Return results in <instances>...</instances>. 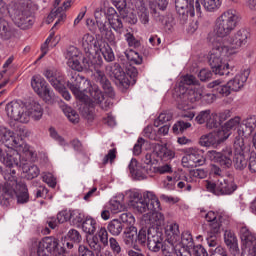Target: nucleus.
<instances>
[{
  "label": "nucleus",
  "mask_w": 256,
  "mask_h": 256,
  "mask_svg": "<svg viewBox=\"0 0 256 256\" xmlns=\"http://www.w3.org/2000/svg\"><path fill=\"white\" fill-rule=\"evenodd\" d=\"M231 87H229L228 82L226 84H221L216 88V95H220L221 97H229V94L231 93Z\"/></svg>",
  "instance_id": "e2e57ef3"
},
{
  "label": "nucleus",
  "mask_w": 256,
  "mask_h": 256,
  "mask_svg": "<svg viewBox=\"0 0 256 256\" xmlns=\"http://www.w3.org/2000/svg\"><path fill=\"white\" fill-rule=\"evenodd\" d=\"M73 3V0H67L63 2V7H58L56 10H52L50 14L47 17L48 23H53V19L58 18V20L55 22L53 27H57L61 21H64L67 17L63 11H67L69 7H71V4Z\"/></svg>",
  "instance_id": "4be33fe9"
},
{
  "label": "nucleus",
  "mask_w": 256,
  "mask_h": 256,
  "mask_svg": "<svg viewBox=\"0 0 256 256\" xmlns=\"http://www.w3.org/2000/svg\"><path fill=\"white\" fill-rule=\"evenodd\" d=\"M201 5H203L205 11L209 13H215V11H219L221 9V5H223L222 0H196L195 1V9L196 14L201 17Z\"/></svg>",
  "instance_id": "6ab92c4d"
},
{
  "label": "nucleus",
  "mask_w": 256,
  "mask_h": 256,
  "mask_svg": "<svg viewBox=\"0 0 256 256\" xmlns=\"http://www.w3.org/2000/svg\"><path fill=\"white\" fill-rule=\"evenodd\" d=\"M181 245L182 250H178L177 255L178 256H187L190 255L191 249L195 246V242L193 241V235H191V232L184 231L181 235ZM183 253H187V255H184Z\"/></svg>",
  "instance_id": "5701e85b"
},
{
  "label": "nucleus",
  "mask_w": 256,
  "mask_h": 256,
  "mask_svg": "<svg viewBox=\"0 0 256 256\" xmlns=\"http://www.w3.org/2000/svg\"><path fill=\"white\" fill-rule=\"evenodd\" d=\"M211 117V110H203L199 112V114L195 117L196 123L198 125H203L204 123H207L209 121V118Z\"/></svg>",
  "instance_id": "6e6d98bb"
},
{
  "label": "nucleus",
  "mask_w": 256,
  "mask_h": 256,
  "mask_svg": "<svg viewBox=\"0 0 256 256\" xmlns=\"http://www.w3.org/2000/svg\"><path fill=\"white\" fill-rule=\"evenodd\" d=\"M148 250L150 253H162L165 255V249H163V233L155 229V227H150L148 229V240L146 242Z\"/></svg>",
  "instance_id": "9b49d317"
},
{
  "label": "nucleus",
  "mask_w": 256,
  "mask_h": 256,
  "mask_svg": "<svg viewBox=\"0 0 256 256\" xmlns=\"http://www.w3.org/2000/svg\"><path fill=\"white\" fill-rule=\"evenodd\" d=\"M87 243L92 251H94L95 253H101L103 247L101 246V243L99 242V237H97V235L87 238Z\"/></svg>",
  "instance_id": "de8ad7c7"
},
{
  "label": "nucleus",
  "mask_w": 256,
  "mask_h": 256,
  "mask_svg": "<svg viewBox=\"0 0 256 256\" xmlns=\"http://www.w3.org/2000/svg\"><path fill=\"white\" fill-rule=\"evenodd\" d=\"M165 232L172 241H179V224L170 223L165 227Z\"/></svg>",
  "instance_id": "ea45409f"
},
{
  "label": "nucleus",
  "mask_w": 256,
  "mask_h": 256,
  "mask_svg": "<svg viewBox=\"0 0 256 256\" xmlns=\"http://www.w3.org/2000/svg\"><path fill=\"white\" fill-rule=\"evenodd\" d=\"M219 214L214 211H209L205 214V219L209 223L210 231L213 233H219L221 231V224L218 221Z\"/></svg>",
  "instance_id": "473e14b6"
},
{
  "label": "nucleus",
  "mask_w": 256,
  "mask_h": 256,
  "mask_svg": "<svg viewBox=\"0 0 256 256\" xmlns=\"http://www.w3.org/2000/svg\"><path fill=\"white\" fill-rule=\"evenodd\" d=\"M207 129H217L221 127V120H219V114L213 113L210 114L208 121L206 123Z\"/></svg>",
  "instance_id": "3c124183"
},
{
  "label": "nucleus",
  "mask_w": 256,
  "mask_h": 256,
  "mask_svg": "<svg viewBox=\"0 0 256 256\" xmlns=\"http://www.w3.org/2000/svg\"><path fill=\"white\" fill-rule=\"evenodd\" d=\"M67 237L72 243H81L82 240L81 234L75 229L69 230Z\"/></svg>",
  "instance_id": "338daca9"
},
{
  "label": "nucleus",
  "mask_w": 256,
  "mask_h": 256,
  "mask_svg": "<svg viewBox=\"0 0 256 256\" xmlns=\"http://www.w3.org/2000/svg\"><path fill=\"white\" fill-rule=\"evenodd\" d=\"M88 93L90 97L94 99L95 103H102V101L105 99L103 92L101 91L99 86H97L96 84L88 87Z\"/></svg>",
  "instance_id": "e433bc0d"
},
{
  "label": "nucleus",
  "mask_w": 256,
  "mask_h": 256,
  "mask_svg": "<svg viewBox=\"0 0 256 256\" xmlns=\"http://www.w3.org/2000/svg\"><path fill=\"white\" fill-rule=\"evenodd\" d=\"M175 9L180 25H187L189 17H195V0H175Z\"/></svg>",
  "instance_id": "1a4fd4ad"
},
{
  "label": "nucleus",
  "mask_w": 256,
  "mask_h": 256,
  "mask_svg": "<svg viewBox=\"0 0 256 256\" xmlns=\"http://www.w3.org/2000/svg\"><path fill=\"white\" fill-rule=\"evenodd\" d=\"M249 70H244L242 73L237 74L233 79L228 81V86L231 91H240L241 88L247 83V79H249Z\"/></svg>",
  "instance_id": "b1692460"
},
{
  "label": "nucleus",
  "mask_w": 256,
  "mask_h": 256,
  "mask_svg": "<svg viewBox=\"0 0 256 256\" xmlns=\"http://www.w3.org/2000/svg\"><path fill=\"white\" fill-rule=\"evenodd\" d=\"M19 167L22 168L23 173L25 174V178L28 180L35 179V177H39V167L34 164H30L27 160L18 161Z\"/></svg>",
  "instance_id": "a878e982"
},
{
  "label": "nucleus",
  "mask_w": 256,
  "mask_h": 256,
  "mask_svg": "<svg viewBox=\"0 0 256 256\" xmlns=\"http://www.w3.org/2000/svg\"><path fill=\"white\" fill-rule=\"evenodd\" d=\"M229 53V46L225 44L216 45L208 55V63L215 75H231L229 63L223 60V57Z\"/></svg>",
  "instance_id": "39448f33"
},
{
  "label": "nucleus",
  "mask_w": 256,
  "mask_h": 256,
  "mask_svg": "<svg viewBox=\"0 0 256 256\" xmlns=\"http://www.w3.org/2000/svg\"><path fill=\"white\" fill-rule=\"evenodd\" d=\"M248 168L251 173H256V153L255 151H250L248 156Z\"/></svg>",
  "instance_id": "774afa93"
},
{
  "label": "nucleus",
  "mask_w": 256,
  "mask_h": 256,
  "mask_svg": "<svg viewBox=\"0 0 256 256\" xmlns=\"http://www.w3.org/2000/svg\"><path fill=\"white\" fill-rule=\"evenodd\" d=\"M241 129L244 137H249L253 131H256V116L247 118Z\"/></svg>",
  "instance_id": "c9c22d12"
},
{
  "label": "nucleus",
  "mask_w": 256,
  "mask_h": 256,
  "mask_svg": "<svg viewBox=\"0 0 256 256\" xmlns=\"http://www.w3.org/2000/svg\"><path fill=\"white\" fill-rule=\"evenodd\" d=\"M100 51L107 63H111L115 61V53H113V49L109 44L104 45V47L100 48Z\"/></svg>",
  "instance_id": "09e8293b"
},
{
  "label": "nucleus",
  "mask_w": 256,
  "mask_h": 256,
  "mask_svg": "<svg viewBox=\"0 0 256 256\" xmlns=\"http://www.w3.org/2000/svg\"><path fill=\"white\" fill-rule=\"evenodd\" d=\"M84 81L85 77L79 75L77 72H71L70 78L67 81V87L78 99L83 97V92L81 91V83H84Z\"/></svg>",
  "instance_id": "f3484780"
},
{
  "label": "nucleus",
  "mask_w": 256,
  "mask_h": 256,
  "mask_svg": "<svg viewBox=\"0 0 256 256\" xmlns=\"http://www.w3.org/2000/svg\"><path fill=\"white\" fill-rule=\"evenodd\" d=\"M36 254L38 256H49L51 254L55 256H65L62 247L59 251V240L55 237H45L37 243Z\"/></svg>",
  "instance_id": "6e6552de"
},
{
  "label": "nucleus",
  "mask_w": 256,
  "mask_h": 256,
  "mask_svg": "<svg viewBox=\"0 0 256 256\" xmlns=\"http://www.w3.org/2000/svg\"><path fill=\"white\" fill-rule=\"evenodd\" d=\"M128 167L133 179H137L138 181L147 179V175H151V173H153V168L139 166L137 159H132Z\"/></svg>",
  "instance_id": "aec40b11"
},
{
  "label": "nucleus",
  "mask_w": 256,
  "mask_h": 256,
  "mask_svg": "<svg viewBox=\"0 0 256 256\" xmlns=\"http://www.w3.org/2000/svg\"><path fill=\"white\" fill-rule=\"evenodd\" d=\"M44 76L48 79L50 85H52L54 89L63 83V78H61V74H59L57 70L48 69L44 72Z\"/></svg>",
  "instance_id": "f704fd0d"
},
{
  "label": "nucleus",
  "mask_w": 256,
  "mask_h": 256,
  "mask_svg": "<svg viewBox=\"0 0 256 256\" xmlns=\"http://www.w3.org/2000/svg\"><path fill=\"white\" fill-rule=\"evenodd\" d=\"M206 241L210 249H217L218 247H222L221 245H219L217 233H213L212 231H210V235L206 238Z\"/></svg>",
  "instance_id": "4d7b16f0"
},
{
  "label": "nucleus",
  "mask_w": 256,
  "mask_h": 256,
  "mask_svg": "<svg viewBox=\"0 0 256 256\" xmlns=\"http://www.w3.org/2000/svg\"><path fill=\"white\" fill-rule=\"evenodd\" d=\"M183 167H201L205 165V157L201 150L190 148L186 152V155L182 157Z\"/></svg>",
  "instance_id": "ddd939ff"
},
{
  "label": "nucleus",
  "mask_w": 256,
  "mask_h": 256,
  "mask_svg": "<svg viewBox=\"0 0 256 256\" xmlns=\"http://www.w3.org/2000/svg\"><path fill=\"white\" fill-rule=\"evenodd\" d=\"M31 86L35 93H37L39 97H43L45 101H51V99H53V91H51L47 81H45L42 77L33 76Z\"/></svg>",
  "instance_id": "2eb2a0df"
},
{
  "label": "nucleus",
  "mask_w": 256,
  "mask_h": 256,
  "mask_svg": "<svg viewBox=\"0 0 256 256\" xmlns=\"http://www.w3.org/2000/svg\"><path fill=\"white\" fill-rule=\"evenodd\" d=\"M96 236L100 239V243L104 245V247H107L109 245V233L107 232V229L105 227H101Z\"/></svg>",
  "instance_id": "13d9d810"
},
{
  "label": "nucleus",
  "mask_w": 256,
  "mask_h": 256,
  "mask_svg": "<svg viewBox=\"0 0 256 256\" xmlns=\"http://www.w3.org/2000/svg\"><path fill=\"white\" fill-rule=\"evenodd\" d=\"M0 143L14 147L19 153H23L26 159H33L34 153L31 151L29 145L23 142V139L15 137V133L6 127H0Z\"/></svg>",
  "instance_id": "423d86ee"
},
{
  "label": "nucleus",
  "mask_w": 256,
  "mask_h": 256,
  "mask_svg": "<svg viewBox=\"0 0 256 256\" xmlns=\"http://www.w3.org/2000/svg\"><path fill=\"white\" fill-rule=\"evenodd\" d=\"M106 71H109L110 77H112V79H115L116 81H119L121 85H123V83H126L125 71H123V68H121V65L119 63L108 65L106 67Z\"/></svg>",
  "instance_id": "cd10ccee"
},
{
  "label": "nucleus",
  "mask_w": 256,
  "mask_h": 256,
  "mask_svg": "<svg viewBox=\"0 0 256 256\" xmlns=\"http://www.w3.org/2000/svg\"><path fill=\"white\" fill-rule=\"evenodd\" d=\"M250 151L251 150L245 146L243 138H238L234 141V157L232 163L236 171H244V169H247Z\"/></svg>",
  "instance_id": "0eeeda50"
},
{
  "label": "nucleus",
  "mask_w": 256,
  "mask_h": 256,
  "mask_svg": "<svg viewBox=\"0 0 256 256\" xmlns=\"http://www.w3.org/2000/svg\"><path fill=\"white\" fill-rule=\"evenodd\" d=\"M124 235L126 239H129V241H133V239H135L137 235V227L133 226V224L125 226Z\"/></svg>",
  "instance_id": "bf43d9fd"
},
{
  "label": "nucleus",
  "mask_w": 256,
  "mask_h": 256,
  "mask_svg": "<svg viewBox=\"0 0 256 256\" xmlns=\"http://www.w3.org/2000/svg\"><path fill=\"white\" fill-rule=\"evenodd\" d=\"M240 239L242 249L256 250V234L251 232L247 226H242L240 228Z\"/></svg>",
  "instance_id": "a211bd4d"
},
{
  "label": "nucleus",
  "mask_w": 256,
  "mask_h": 256,
  "mask_svg": "<svg viewBox=\"0 0 256 256\" xmlns=\"http://www.w3.org/2000/svg\"><path fill=\"white\" fill-rule=\"evenodd\" d=\"M161 211V206L157 210H152V212H148V215H151L153 221L156 222V225H163L165 221V215L159 212Z\"/></svg>",
  "instance_id": "864d4df0"
},
{
  "label": "nucleus",
  "mask_w": 256,
  "mask_h": 256,
  "mask_svg": "<svg viewBox=\"0 0 256 256\" xmlns=\"http://www.w3.org/2000/svg\"><path fill=\"white\" fill-rule=\"evenodd\" d=\"M149 240V228L143 227L139 230L137 235V241L139 245L145 247L147 245V241Z\"/></svg>",
  "instance_id": "603ef678"
},
{
  "label": "nucleus",
  "mask_w": 256,
  "mask_h": 256,
  "mask_svg": "<svg viewBox=\"0 0 256 256\" xmlns=\"http://www.w3.org/2000/svg\"><path fill=\"white\" fill-rule=\"evenodd\" d=\"M98 31L100 32L101 37L106 39L108 43H111V45H115V34L113 33V30H111V24L109 20L100 22L97 24Z\"/></svg>",
  "instance_id": "bb28decb"
},
{
  "label": "nucleus",
  "mask_w": 256,
  "mask_h": 256,
  "mask_svg": "<svg viewBox=\"0 0 256 256\" xmlns=\"http://www.w3.org/2000/svg\"><path fill=\"white\" fill-rule=\"evenodd\" d=\"M251 39V33L247 29H240L232 37H228L224 45L228 49H241L243 45H247V42Z\"/></svg>",
  "instance_id": "4468645a"
},
{
  "label": "nucleus",
  "mask_w": 256,
  "mask_h": 256,
  "mask_svg": "<svg viewBox=\"0 0 256 256\" xmlns=\"http://www.w3.org/2000/svg\"><path fill=\"white\" fill-rule=\"evenodd\" d=\"M82 47L84 48L86 56L87 53H97V49H95L94 52H91L93 47L97 48V40L93 35L87 33L82 38Z\"/></svg>",
  "instance_id": "72a5a7b5"
},
{
  "label": "nucleus",
  "mask_w": 256,
  "mask_h": 256,
  "mask_svg": "<svg viewBox=\"0 0 256 256\" xmlns=\"http://www.w3.org/2000/svg\"><path fill=\"white\" fill-rule=\"evenodd\" d=\"M237 191V184L233 179H219L216 182V195H232Z\"/></svg>",
  "instance_id": "412c9836"
},
{
  "label": "nucleus",
  "mask_w": 256,
  "mask_h": 256,
  "mask_svg": "<svg viewBox=\"0 0 256 256\" xmlns=\"http://www.w3.org/2000/svg\"><path fill=\"white\" fill-rule=\"evenodd\" d=\"M237 23H239V15L236 10L229 9L224 11L215 21L214 35L221 39L229 37L231 32L237 28Z\"/></svg>",
  "instance_id": "20e7f679"
},
{
  "label": "nucleus",
  "mask_w": 256,
  "mask_h": 256,
  "mask_svg": "<svg viewBox=\"0 0 256 256\" xmlns=\"http://www.w3.org/2000/svg\"><path fill=\"white\" fill-rule=\"evenodd\" d=\"M124 54L128 61H130V63H134V65H141L143 63V57L134 50L126 51Z\"/></svg>",
  "instance_id": "a18cd8bd"
},
{
  "label": "nucleus",
  "mask_w": 256,
  "mask_h": 256,
  "mask_svg": "<svg viewBox=\"0 0 256 256\" xmlns=\"http://www.w3.org/2000/svg\"><path fill=\"white\" fill-rule=\"evenodd\" d=\"M63 113L66 115L70 123H79V114L73 108L69 106H64L62 108Z\"/></svg>",
  "instance_id": "79ce46f5"
},
{
  "label": "nucleus",
  "mask_w": 256,
  "mask_h": 256,
  "mask_svg": "<svg viewBox=\"0 0 256 256\" xmlns=\"http://www.w3.org/2000/svg\"><path fill=\"white\" fill-rule=\"evenodd\" d=\"M0 37L2 39H9L11 37V24L3 17H0Z\"/></svg>",
  "instance_id": "a19ab883"
},
{
  "label": "nucleus",
  "mask_w": 256,
  "mask_h": 256,
  "mask_svg": "<svg viewBox=\"0 0 256 256\" xmlns=\"http://www.w3.org/2000/svg\"><path fill=\"white\" fill-rule=\"evenodd\" d=\"M73 211L63 210L57 214L58 223H67V221H71Z\"/></svg>",
  "instance_id": "69168bd1"
},
{
  "label": "nucleus",
  "mask_w": 256,
  "mask_h": 256,
  "mask_svg": "<svg viewBox=\"0 0 256 256\" xmlns=\"http://www.w3.org/2000/svg\"><path fill=\"white\" fill-rule=\"evenodd\" d=\"M224 241L232 251H237V236L231 230H226L224 233Z\"/></svg>",
  "instance_id": "4c0bfd02"
},
{
  "label": "nucleus",
  "mask_w": 256,
  "mask_h": 256,
  "mask_svg": "<svg viewBox=\"0 0 256 256\" xmlns=\"http://www.w3.org/2000/svg\"><path fill=\"white\" fill-rule=\"evenodd\" d=\"M16 189L17 203L20 205L29 203V189H27V185L25 183H18L16 184Z\"/></svg>",
  "instance_id": "7c9ffc66"
},
{
  "label": "nucleus",
  "mask_w": 256,
  "mask_h": 256,
  "mask_svg": "<svg viewBox=\"0 0 256 256\" xmlns=\"http://www.w3.org/2000/svg\"><path fill=\"white\" fill-rule=\"evenodd\" d=\"M211 154L214 161L219 163L224 169H229L231 165H233V160H231V157H233V149H231V147L226 146L221 152L212 151Z\"/></svg>",
  "instance_id": "dca6fc26"
},
{
  "label": "nucleus",
  "mask_w": 256,
  "mask_h": 256,
  "mask_svg": "<svg viewBox=\"0 0 256 256\" xmlns=\"http://www.w3.org/2000/svg\"><path fill=\"white\" fill-rule=\"evenodd\" d=\"M9 15L20 29H29L35 23V17L31 12V1L29 0H21L14 4L9 10Z\"/></svg>",
  "instance_id": "f03ea898"
},
{
  "label": "nucleus",
  "mask_w": 256,
  "mask_h": 256,
  "mask_svg": "<svg viewBox=\"0 0 256 256\" xmlns=\"http://www.w3.org/2000/svg\"><path fill=\"white\" fill-rule=\"evenodd\" d=\"M190 127L191 123L180 120L173 125L172 130L175 135H180V133H185V131H187V129H190Z\"/></svg>",
  "instance_id": "49530a36"
},
{
  "label": "nucleus",
  "mask_w": 256,
  "mask_h": 256,
  "mask_svg": "<svg viewBox=\"0 0 256 256\" xmlns=\"http://www.w3.org/2000/svg\"><path fill=\"white\" fill-rule=\"evenodd\" d=\"M26 109L27 111H25V113L28 115V122L29 117H32V119H35V121H39V119L43 117V108L41 107L40 103L32 101L29 103Z\"/></svg>",
  "instance_id": "c85d7f7f"
},
{
  "label": "nucleus",
  "mask_w": 256,
  "mask_h": 256,
  "mask_svg": "<svg viewBox=\"0 0 256 256\" xmlns=\"http://www.w3.org/2000/svg\"><path fill=\"white\" fill-rule=\"evenodd\" d=\"M231 133L225 132V130L213 131L209 134L203 135L200 138V145L202 147H217V145L229 139Z\"/></svg>",
  "instance_id": "f8f14e48"
},
{
  "label": "nucleus",
  "mask_w": 256,
  "mask_h": 256,
  "mask_svg": "<svg viewBox=\"0 0 256 256\" xmlns=\"http://www.w3.org/2000/svg\"><path fill=\"white\" fill-rule=\"evenodd\" d=\"M172 119L173 113L169 111L162 112L154 121V127H160V125H165V123H169V121H171Z\"/></svg>",
  "instance_id": "c03bdc74"
},
{
  "label": "nucleus",
  "mask_w": 256,
  "mask_h": 256,
  "mask_svg": "<svg viewBox=\"0 0 256 256\" xmlns=\"http://www.w3.org/2000/svg\"><path fill=\"white\" fill-rule=\"evenodd\" d=\"M119 219V221L123 223L124 227H126L127 225H133V223H135V217L129 212L120 214Z\"/></svg>",
  "instance_id": "052dcab7"
},
{
  "label": "nucleus",
  "mask_w": 256,
  "mask_h": 256,
  "mask_svg": "<svg viewBox=\"0 0 256 256\" xmlns=\"http://www.w3.org/2000/svg\"><path fill=\"white\" fill-rule=\"evenodd\" d=\"M126 75L133 80V83H136L137 75H139V72L137 71V68L135 66H132L131 64H129L126 66V69H125V76Z\"/></svg>",
  "instance_id": "0e129e2a"
},
{
  "label": "nucleus",
  "mask_w": 256,
  "mask_h": 256,
  "mask_svg": "<svg viewBox=\"0 0 256 256\" xmlns=\"http://www.w3.org/2000/svg\"><path fill=\"white\" fill-rule=\"evenodd\" d=\"M108 22L110 23V27L114 29L116 33H123V21H121L119 16L108 18Z\"/></svg>",
  "instance_id": "8fccbe9b"
},
{
  "label": "nucleus",
  "mask_w": 256,
  "mask_h": 256,
  "mask_svg": "<svg viewBox=\"0 0 256 256\" xmlns=\"http://www.w3.org/2000/svg\"><path fill=\"white\" fill-rule=\"evenodd\" d=\"M5 111L7 116L13 121H20V123H28L27 106L22 101H11L6 104Z\"/></svg>",
  "instance_id": "9d476101"
},
{
  "label": "nucleus",
  "mask_w": 256,
  "mask_h": 256,
  "mask_svg": "<svg viewBox=\"0 0 256 256\" xmlns=\"http://www.w3.org/2000/svg\"><path fill=\"white\" fill-rule=\"evenodd\" d=\"M124 229L125 224H123L119 219H113L107 225V230L110 235H113V237H119V235L123 233Z\"/></svg>",
  "instance_id": "2f4dec72"
},
{
  "label": "nucleus",
  "mask_w": 256,
  "mask_h": 256,
  "mask_svg": "<svg viewBox=\"0 0 256 256\" xmlns=\"http://www.w3.org/2000/svg\"><path fill=\"white\" fill-rule=\"evenodd\" d=\"M154 153L161 161H171V159L175 158V152L167 148V144H154Z\"/></svg>",
  "instance_id": "393cba45"
},
{
  "label": "nucleus",
  "mask_w": 256,
  "mask_h": 256,
  "mask_svg": "<svg viewBox=\"0 0 256 256\" xmlns=\"http://www.w3.org/2000/svg\"><path fill=\"white\" fill-rule=\"evenodd\" d=\"M52 199L53 196L49 195V189L45 186H38L36 188V199Z\"/></svg>",
  "instance_id": "680f3d73"
},
{
  "label": "nucleus",
  "mask_w": 256,
  "mask_h": 256,
  "mask_svg": "<svg viewBox=\"0 0 256 256\" xmlns=\"http://www.w3.org/2000/svg\"><path fill=\"white\" fill-rule=\"evenodd\" d=\"M3 143H0V162L3 163L6 167H19V160L14 158L13 155H9L7 151H4L1 147ZM3 172V168L0 166V173Z\"/></svg>",
  "instance_id": "c756f323"
},
{
  "label": "nucleus",
  "mask_w": 256,
  "mask_h": 256,
  "mask_svg": "<svg viewBox=\"0 0 256 256\" xmlns=\"http://www.w3.org/2000/svg\"><path fill=\"white\" fill-rule=\"evenodd\" d=\"M78 57H83V54L80 53L79 49L75 46H70L65 53V59L71 61V59H77Z\"/></svg>",
  "instance_id": "5fc2aeb1"
},
{
  "label": "nucleus",
  "mask_w": 256,
  "mask_h": 256,
  "mask_svg": "<svg viewBox=\"0 0 256 256\" xmlns=\"http://www.w3.org/2000/svg\"><path fill=\"white\" fill-rule=\"evenodd\" d=\"M241 123V118L236 116L232 119H230L229 121H227L222 128L220 129V131H224L225 133H231V129H237V127H239V124Z\"/></svg>",
  "instance_id": "37998d69"
},
{
  "label": "nucleus",
  "mask_w": 256,
  "mask_h": 256,
  "mask_svg": "<svg viewBox=\"0 0 256 256\" xmlns=\"http://www.w3.org/2000/svg\"><path fill=\"white\" fill-rule=\"evenodd\" d=\"M129 205L134 211L149 215L161 207V202L153 192H145L143 197L139 192H131Z\"/></svg>",
  "instance_id": "7ed1b4c3"
},
{
  "label": "nucleus",
  "mask_w": 256,
  "mask_h": 256,
  "mask_svg": "<svg viewBox=\"0 0 256 256\" xmlns=\"http://www.w3.org/2000/svg\"><path fill=\"white\" fill-rule=\"evenodd\" d=\"M68 67L73 69V71H78L81 73L82 71H96L94 73V79L96 83L101 85L104 93L110 97H115V90H113V86L111 85V81L108 80L105 72L99 70V68L103 65V58L101 55L97 53H87L84 57L73 58L67 61Z\"/></svg>",
  "instance_id": "f257e3e1"
},
{
  "label": "nucleus",
  "mask_w": 256,
  "mask_h": 256,
  "mask_svg": "<svg viewBox=\"0 0 256 256\" xmlns=\"http://www.w3.org/2000/svg\"><path fill=\"white\" fill-rule=\"evenodd\" d=\"M82 230L87 235H93L97 231V222L93 218H86L82 222Z\"/></svg>",
  "instance_id": "58836bf2"
}]
</instances>
